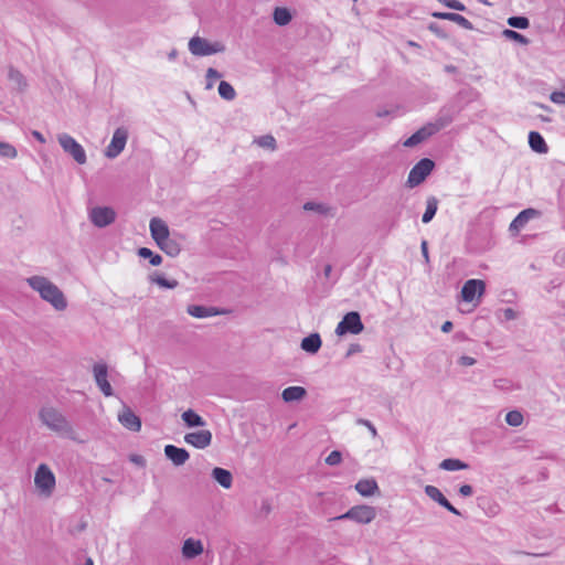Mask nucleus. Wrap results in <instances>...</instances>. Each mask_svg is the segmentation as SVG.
Segmentation results:
<instances>
[{
    "label": "nucleus",
    "instance_id": "obj_1",
    "mask_svg": "<svg viewBox=\"0 0 565 565\" xmlns=\"http://www.w3.org/2000/svg\"><path fill=\"white\" fill-rule=\"evenodd\" d=\"M28 285L38 291L41 298L53 306L55 310L62 311L67 307V301L62 290L43 276H31L26 278Z\"/></svg>",
    "mask_w": 565,
    "mask_h": 565
},
{
    "label": "nucleus",
    "instance_id": "obj_2",
    "mask_svg": "<svg viewBox=\"0 0 565 565\" xmlns=\"http://www.w3.org/2000/svg\"><path fill=\"white\" fill-rule=\"evenodd\" d=\"M39 418L52 431L62 437L75 440V430L67 418L52 406L42 407L39 412Z\"/></svg>",
    "mask_w": 565,
    "mask_h": 565
},
{
    "label": "nucleus",
    "instance_id": "obj_3",
    "mask_svg": "<svg viewBox=\"0 0 565 565\" xmlns=\"http://www.w3.org/2000/svg\"><path fill=\"white\" fill-rule=\"evenodd\" d=\"M376 518V509L371 505L360 504L350 508L345 513L333 518L332 520H351L358 524H369Z\"/></svg>",
    "mask_w": 565,
    "mask_h": 565
},
{
    "label": "nucleus",
    "instance_id": "obj_4",
    "mask_svg": "<svg viewBox=\"0 0 565 565\" xmlns=\"http://www.w3.org/2000/svg\"><path fill=\"white\" fill-rule=\"evenodd\" d=\"M189 51L195 56H209L225 51V45L221 42H209L201 36H193L189 41Z\"/></svg>",
    "mask_w": 565,
    "mask_h": 565
},
{
    "label": "nucleus",
    "instance_id": "obj_5",
    "mask_svg": "<svg viewBox=\"0 0 565 565\" xmlns=\"http://www.w3.org/2000/svg\"><path fill=\"white\" fill-rule=\"evenodd\" d=\"M435 162L429 158L420 159L409 171L406 184L408 188H415L423 183L433 172Z\"/></svg>",
    "mask_w": 565,
    "mask_h": 565
},
{
    "label": "nucleus",
    "instance_id": "obj_6",
    "mask_svg": "<svg viewBox=\"0 0 565 565\" xmlns=\"http://www.w3.org/2000/svg\"><path fill=\"white\" fill-rule=\"evenodd\" d=\"M57 140L62 149L68 153L78 164L86 163L87 157L84 148L72 136L67 134H61L58 135Z\"/></svg>",
    "mask_w": 565,
    "mask_h": 565
},
{
    "label": "nucleus",
    "instance_id": "obj_7",
    "mask_svg": "<svg viewBox=\"0 0 565 565\" xmlns=\"http://www.w3.org/2000/svg\"><path fill=\"white\" fill-rule=\"evenodd\" d=\"M364 326L361 320V316L356 311H350L342 320L338 323L335 328V333L338 335H344L347 333L359 334L363 331Z\"/></svg>",
    "mask_w": 565,
    "mask_h": 565
},
{
    "label": "nucleus",
    "instance_id": "obj_8",
    "mask_svg": "<svg viewBox=\"0 0 565 565\" xmlns=\"http://www.w3.org/2000/svg\"><path fill=\"white\" fill-rule=\"evenodd\" d=\"M89 220L96 227L103 228L115 222L116 212L109 206H96L89 211Z\"/></svg>",
    "mask_w": 565,
    "mask_h": 565
},
{
    "label": "nucleus",
    "instance_id": "obj_9",
    "mask_svg": "<svg viewBox=\"0 0 565 565\" xmlns=\"http://www.w3.org/2000/svg\"><path fill=\"white\" fill-rule=\"evenodd\" d=\"M128 139V130L125 127H118L105 150V156L109 159L118 157L125 149Z\"/></svg>",
    "mask_w": 565,
    "mask_h": 565
},
{
    "label": "nucleus",
    "instance_id": "obj_10",
    "mask_svg": "<svg viewBox=\"0 0 565 565\" xmlns=\"http://www.w3.org/2000/svg\"><path fill=\"white\" fill-rule=\"evenodd\" d=\"M34 483L41 491L50 494L55 487V476L46 465L41 463L35 471Z\"/></svg>",
    "mask_w": 565,
    "mask_h": 565
},
{
    "label": "nucleus",
    "instance_id": "obj_11",
    "mask_svg": "<svg viewBox=\"0 0 565 565\" xmlns=\"http://www.w3.org/2000/svg\"><path fill=\"white\" fill-rule=\"evenodd\" d=\"M93 374L96 382V385L102 391V393L106 396H113L114 391L110 383L107 380L108 376V367L106 363H95L93 366Z\"/></svg>",
    "mask_w": 565,
    "mask_h": 565
},
{
    "label": "nucleus",
    "instance_id": "obj_12",
    "mask_svg": "<svg viewBox=\"0 0 565 565\" xmlns=\"http://www.w3.org/2000/svg\"><path fill=\"white\" fill-rule=\"evenodd\" d=\"M486 291V282L481 279H468L461 288V298L466 302H472Z\"/></svg>",
    "mask_w": 565,
    "mask_h": 565
},
{
    "label": "nucleus",
    "instance_id": "obj_13",
    "mask_svg": "<svg viewBox=\"0 0 565 565\" xmlns=\"http://www.w3.org/2000/svg\"><path fill=\"white\" fill-rule=\"evenodd\" d=\"M424 491L428 498L437 502L439 505L445 508L450 513L455 515H461L460 511L449 502V500L441 493V491L437 487L429 484L425 487Z\"/></svg>",
    "mask_w": 565,
    "mask_h": 565
},
{
    "label": "nucleus",
    "instance_id": "obj_14",
    "mask_svg": "<svg viewBox=\"0 0 565 565\" xmlns=\"http://www.w3.org/2000/svg\"><path fill=\"white\" fill-rule=\"evenodd\" d=\"M184 441L195 448L204 449L212 443V433L210 430L188 433L184 436Z\"/></svg>",
    "mask_w": 565,
    "mask_h": 565
},
{
    "label": "nucleus",
    "instance_id": "obj_15",
    "mask_svg": "<svg viewBox=\"0 0 565 565\" xmlns=\"http://www.w3.org/2000/svg\"><path fill=\"white\" fill-rule=\"evenodd\" d=\"M119 423L131 431H139L141 429L140 418L128 406H124L122 411L118 414Z\"/></svg>",
    "mask_w": 565,
    "mask_h": 565
},
{
    "label": "nucleus",
    "instance_id": "obj_16",
    "mask_svg": "<svg viewBox=\"0 0 565 565\" xmlns=\"http://www.w3.org/2000/svg\"><path fill=\"white\" fill-rule=\"evenodd\" d=\"M457 113L458 110L455 108L443 107L436 119L431 122H428V125L430 128H433L434 132L437 134L439 130L444 129L452 122Z\"/></svg>",
    "mask_w": 565,
    "mask_h": 565
},
{
    "label": "nucleus",
    "instance_id": "obj_17",
    "mask_svg": "<svg viewBox=\"0 0 565 565\" xmlns=\"http://www.w3.org/2000/svg\"><path fill=\"white\" fill-rule=\"evenodd\" d=\"M186 312L194 318L203 319L225 315L227 313V310L220 309L216 307H206L202 305H189L186 308Z\"/></svg>",
    "mask_w": 565,
    "mask_h": 565
},
{
    "label": "nucleus",
    "instance_id": "obj_18",
    "mask_svg": "<svg viewBox=\"0 0 565 565\" xmlns=\"http://www.w3.org/2000/svg\"><path fill=\"white\" fill-rule=\"evenodd\" d=\"M163 451H164V456L174 466H182L190 458V454H189V451L185 448H180V447H177L174 445H166Z\"/></svg>",
    "mask_w": 565,
    "mask_h": 565
},
{
    "label": "nucleus",
    "instance_id": "obj_19",
    "mask_svg": "<svg viewBox=\"0 0 565 565\" xmlns=\"http://www.w3.org/2000/svg\"><path fill=\"white\" fill-rule=\"evenodd\" d=\"M149 227L151 237L157 244H160L161 241H164L166 238L170 237L169 227L161 218L152 217L150 220Z\"/></svg>",
    "mask_w": 565,
    "mask_h": 565
},
{
    "label": "nucleus",
    "instance_id": "obj_20",
    "mask_svg": "<svg viewBox=\"0 0 565 565\" xmlns=\"http://www.w3.org/2000/svg\"><path fill=\"white\" fill-rule=\"evenodd\" d=\"M540 211L535 210V209H525L523 211H521L516 217L511 222L510 226H509V230L510 232L514 233V232H519L521 228H523L525 226V224L531 220V218H534V217H537L540 216Z\"/></svg>",
    "mask_w": 565,
    "mask_h": 565
},
{
    "label": "nucleus",
    "instance_id": "obj_21",
    "mask_svg": "<svg viewBox=\"0 0 565 565\" xmlns=\"http://www.w3.org/2000/svg\"><path fill=\"white\" fill-rule=\"evenodd\" d=\"M435 132L433 128L428 124L419 128L417 131H415L411 137H408L404 142L403 146L407 148H413L423 141L427 140L429 137L434 136Z\"/></svg>",
    "mask_w": 565,
    "mask_h": 565
},
{
    "label": "nucleus",
    "instance_id": "obj_22",
    "mask_svg": "<svg viewBox=\"0 0 565 565\" xmlns=\"http://www.w3.org/2000/svg\"><path fill=\"white\" fill-rule=\"evenodd\" d=\"M431 15L436 19L448 20V21L455 22L465 30H473V24L468 19H466L463 15H461L459 13L436 11V12H433Z\"/></svg>",
    "mask_w": 565,
    "mask_h": 565
},
{
    "label": "nucleus",
    "instance_id": "obj_23",
    "mask_svg": "<svg viewBox=\"0 0 565 565\" xmlns=\"http://www.w3.org/2000/svg\"><path fill=\"white\" fill-rule=\"evenodd\" d=\"M203 544L200 540H194L192 537L186 539L183 542L182 546V555L185 558H195L196 556L201 555L203 553Z\"/></svg>",
    "mask_w": 565,
    "mask_h": 565
},
{
    "label": "nucleus",
    "instance_id": "obj_24",
    "mask_svg": "<svg viewBox=\"0 0 565 565\" xmlns=\"http://www.w3.org/2000/svg\"><path fill=\"white\" fill-rule=\"evenodd\" d=\"M354 488L362 497H372L380 491L377 482L373 478L359 480Z\"/></svg>",
    "mask_w": 565,
    "mask_h": 565
},
{
    "label": "nucleus",
    "instance_id": "obj_25",
    "mask_svg": "<svg viewBox=\"0 0 565 565\" xmlns=\"http://www.w3.org/2000/svg\"><path fill=\"white\" fill-rule=\"evenodd\" d=\"M322 345L319 333H311L301 340L300 348L309 354H316Z\"/></svg>",
    "mask_w": 565,
    "mask_h": 565
},
{
    "label": "nucleus",
    "instance_id": "obj_26",
    "mask_svg": "<svg viewBox=\"0 0 565 565\" xmlns=\"http://www.w3.org/2000/svg\"><path fill=\"white\" fill-rule=\"evenodd\" d=\"M8 79L12 87L19 92H24L28 87V82L24 75L13 66H9L8 68Z\"/></svg>",
    "mask_w": 565,
    "mask_h": 565
},
{
    "label": "nucleus",
    "instance_id": "obj_27",
    "mask_svg": "<svg viewBox=\"0 0 565 565\" xmlns=\"http://www.w3.org/2000/svg\"><path fill=\"white\" fill-rule=\"evenodd\" d=\"M212 478L224 489H230L233 483L232 472L227 469L215 467L211 473Z\"/></svg>",
    "mask_w": 565,
    "mask_h": 565
},
{
    "label": "nucleus",
    "instance_id": "obj_28",
    "mask_svg": "<svg viewBox=\"0 0 565 565\" xmlns=\"http://www.w3.org/2000/svg\"><path fill=\"white\" fill-rule=\"evenodd\" d=\"M307 395V391L302 386H289L281 393V398L286 403L299 402Z\"/></svg>",
    "mask_w": 565,
    "mask_h": 565
},
{
    "label": "nucleus",
    "instance_id": "obj_29",
    "mask_svg": "<svg viewBox=\"0 0 565 565\" xmlns=\"http://www.w3.org/2000/svg\"><path fill=\"white\" fill-rule=\"evenodd\" d=\"M529 145H530L531 149L537 153H546L548 151V147H547L544 138L537 131H530Z\"/></svg>",
    "mask_w": 565,
    "mask_h": 565
},
{
    "label": "nucleus",
    "instance_id": "obj_30",
    "mask_svg": "<svg viewBox=\"0 0 565 565\" xmlns=\"http://www.w3.org/2000/svg\"><path fill=\"white\" fill-rule=\"evenodd\" d=\"M182 420L188 427H203L205 426V420L195 413L193 409H188L181 415Z\"/></svg>",
    "mask_w": 565,
    "mask_h": 565
},
{
    "label": "nucleus",
    "instance_id": "obj_31",
    "mask_svg": "<svg viewBox=\"0 0 565 565\" xmlns=\"http://www.w3.org/2000/svg\"><path fill=\"white\" fill-rule=\"evenodd\" d=\"M162 252H164L167 255L171 257H175L181 252L180 244L170 237L166 238L164 241H161L160 244H157Z\"/></svg>",
    "mask_w": 565,
    "mask_h": 565
},
{
    "label": "nucleus",
    "instance_id": "obj_32",
    "mask_svg": "<svg viewBox=\"0 0 565 565\" xmlns=\"http://www.w3.org/2000/svg\"><path fill=\"white\" fill-rule=\"evenodd\" d=\"M273 19L277 25L285 26L291 21L292 15L289 9L284 7H277L274 10Z\"/></svg>",
    "mask_w": 565,
    "mask_h": 565
},
{
    "label": "nucleus",
    "instance_id": "obj_33",
    "mask_svg": "<svg viewBox=\"0 0 565 565\" xmlns=\"http://www.w3.org/2000/svg\"><path fill=\"white\" fill-rule=\"evenodd\" d=\"M438 199L436 196H429L426 201V210L422 216L423 223H429L436 215L438 210Z\"/></svg>",
    "mask_w": 565,
    "mask_h": 565
},
{
    "label": "nucleus",
    "instance_id": "obj_34",
    "mask_svg": "<svg viewBox=\"0 0 565 565\" xmlns=\"http://www.w3.org/2000/svg\"><path fill=\"white\" fill-rule=\"evenodd\" d=\"M439 468L446 471L468 469L469 465L457 458H447L439 463Z\"/></svg>",
    "mask_w": 565,
    "mask_h": 565
},
{
    "label": "nucleus",
    "instance_id": "obj_35",
    "mask_svg": "<svg viewBox=\"0 0 565 565\" xmlns=\"http://www.w3.org/2000/svg\"><path fill=\"white\" fill-rule=\"evenodd\" d=\"M137 254L139 257L141 258H145V259H149V263L152 265V266H159L161 265L162 263V257L160 254H157V253H153L150 248L148 247H140L138 248L137 250Z\"/></svg>",
    "mask_w": 565,
    "mask_h": 565
},
{
    "label": "nucleus",
    "instance_id": "obj_36",
    "mask_svg": "<svg viewBox=\"0 0 565 565\" xmlns=\"http://www.w3.org/2000/svg\"><path fill=\"white\" fill-rule=\"evenodd\" d=\"M149 278L151 282H154L164 289H174L179 285V282L175 279H168L166 276L157 273L151 275Z\"/></svg>",
    "mask_w": 565,
    "mask_h": 565
},
{
    "label": "nucleus",
    "instance_id": "obj_37",
    "mask_svg": "<svg viewBox=\"0 0 565 565\" xmlns=\"http://www.w3.org/2000/svg\"><path fill=\"white\" fill-rule=\"evenodd\" d=\"M218 94L225 100H233L236 97V92L232 84L226 81H221L218 84Z\"/></svg>",
    "mask_w": 565,
    "mask_h": 565
},
{
    "label": "nucleus",
    "instance_id": "obj_38",
    "mask_svg": "<svg viewBox=\"0 0 565 565\" xmlns=\"http://www.w3.org/2000/svg\"><path fill=\"white\" fill-rule=\"evenodd\" d=\"M502 36L507 40L515 41L522 45H527L530 43V40L526 36L511 29H504L502 31Z\"/></svg>",
    "mask_w": 565,
    "mask_h": 565
},
{
    "label": "nucleus",
    "instance_id": "obj_39",
    "mask_svg": "<svg viewBox=\"0 0 565 565\" xmlns=\"http://www.w3.org/2000/svg\"><path fill=\"white\" fill-rule=\"evenodd\" d=\"M507 23L511 28L521 29V30L527 29L530 26V20L523 15L510 17V18H508Z\"/></svg>",
    "mask_w": 565,
    "mask_h": 565
},
{
    "label": "nucleus",
    "instance_id": "obj_40",
    "mask_svg": "<svg viewBox=\"0 0 565 565\" xmlns=\"http://www.w3.org/2000/svg\"><path fill=\"white\" fill-rule=\"evenodd\" d=\"M523 415L520 411L513 409L507 413L505 422L512 427H519L523 423Z\"/></svg>",
    "mask_w": 565,
    "mask_h": 565
},
{
    "label": "nucleus",
    "instance_id": "obj_41",
    "mask_svg": "<svg viewBox=\"0 0 565 565\" xmlns=\"http://www.w3.org/2000/svg\"><path fill=\"white\" fill-rule=\"evenodd\" d=\"M256 143L262 148H267L270 150L276 149V139L271 135H264L256 139Z\"/></svg>",
    "mask_w": 565,
    "mask_h": 565
},
{
    "label": "nucleus",
    "instance_id": "obj_42",
    "mask_svg": "<svg viewBox=\"0 0 565 565\" xmlns=\"http://www.w3.org/2000/svg\"><path fill=\"white\" fill-rule=\"evenodd\" d=\"M15 148L9 143L0 140V156L3 158H15L17 157Z\"/></svg>",
    "mask_w": 565,
    "mask_h": 565
},
{
    "label": "nucleus",
    "instance_id": "obj_43",
    "mask_svg": "<svg viewBox=\"0 0 565 565\" xmlns=\"http://www.w3.org/2000/svg\"><path fill=\"white\" fill-rule=\"evenodd\" d=\"M303 210H306V211H313V212H317L319 214H327L330 209L327 205L321 204V203L307 202V203L303 204Z\"/></svg>",
    "mask_w": 565,
    "mask_h": 565
},
{
    "label": "nucleus",
    "instance_id": "obj_44",
    "mask_svg": "<svg viewBox=\"0 0 565 565\" xmlns=\"http://www.w3.org/2000/svg\"><path fill=\"white\" fill-rule=\"evenodd\" d=\"M221 77H222V74L217 70H215L213 67H209L206 71V79H207L206 89H211L213 87V81L218 79Z\"/></svg>",
    "mask_w": 565,
    "mask_h": 565
},
{
    "label": "nucleus",
    "instance_id": "obj_45",
    "mask_svg": "<svg viewBox=\"0 0 565 565\" xmlns=\"http://www.w3.org/2000/svg\"><path fill=\"white\" fill-rule=\"evenodd\" d=\"M342 461V454L339 450H332L326 458V463L337 466Z\"/></svg>",
    "mask_w": 565,
    "mask_h": 565
},
{
    "label": "nucleus",
    "instance_id": "obj_46",
    "mask_svg": "<svg viewBox=\"0 0 565 565\" xmlns=\"http://www.w3.org/2000/svg\"><path fill=\"white\" fill-rule=\"evenodd\" d=\"M438 1L449 9H454L457 11H466L467 10L466 6L458 0H438Z\"/></svg>",
    "mask_w": 565,
    "mask_h": 565
},
{
    "label": "nucleus",
    "instance_id": "obj_47",
    "mask_svg": "<svg viewBox=\"0 0 565 565\" xmlns=\"http://www.w3.org/2000/svg\"><path fill=\"white\" fill-rule=\"evenodd\" d=\"M428 30L433 32L436 36L439 39H447L448 34L445 32V30L436 22H431L428 24Z\"/></svg>",
    "mask_w": 565,
    "mask_h": 565
},
{
    "label": "nucleus",
    "instance_id": "obj_48",
    "mask_svg": "<svg viewBox=\"0 0 565 565\" xmlns=\"http://www.w3.org/2000/svg\"><path fill=\"white\" fill-rule=\"evenodd\" d=\"M356 424L361 425V426H365V429H369L372 437L375 438L377 436V430H376L375 426L369 419L358 418Z\"/></svg>",
    "mask_w": 565,
    "mask_h": 565
},
{
    "label": "nucleus",
    "instance_id": "obj_49",
    "mask_svg": "<svg viewBox=\"0 0 565 565\" xmlns=\"http://www.w3.org/2000/svg\"><path fill=\"white\" fill-rule=\"evenodd\" d=\"M550 99L555 104L565 105V92L555 90L551 94Z\"/></svg>",
    "mask_w": 565,
    "mask_h": 565
},
{
    "label": "nucleus",
    "instance_id": "obj_50",
    "mask_svg": "<svg viewBox=\"0 0 565 565\" xmlns=\"http://www.w3.org/2000/svg\"><path fill=\"white\" fill-rule=\"evenodd\" d=\"M502 313H503L504 320H507V321L514 320L518 317L516 311L512 308H504L502 310Z\"/></svg>",
    "mask_w": 565,
    "mask_h": 565
},
{
    "label": "nucleus",
    "instance_id": "obj_51",
    "mask_svg": "<svg viewBox=\"0 0 565 565\" xmlns=\"http://www.w3.org/2000/svg\"><path fill=\"white\" fill-rule=\"evenodd\" d=\"M476 362H477L476 359L468 356V355H462L458 360V363L462 366H471V365L476 364Z\"/></svg>",
    "mask_w": 565,
    "mask_h": 565
},
{
    "label": "nucleus",
    "instance_id": "obj_52",
    "mask_svg": "<svg viewBox=\"0 0 565 565\" xmlns=\"http://www.w3.org/2000/svg\"><path fill=\"white\" fill-rule=\"evenodd\" d=\"M458 492L462 497H470L473 493V489L470 484H462Z\"/></svg>",
    "mask_w": 565,
    "mask_h": 565
},
{
    "label": "nucleus",
    "instance_id": "obj_53",
    "mask_svg": "<svg viewBox=\"0 0 565 565\" xmlns=\"http://www.w3.org/2000/svg\"><path fill=\"white\" fill-rule=\"evenodd\" d=\"M361 351H362V347L359 343H352V344H350L345 356L349 358V356H351L355 353H359Z\"/></svg>",
    "mask_w": 565,
    "mask_h": 565
},
{
    "label": "nucleus",
    "instance_id": "obj_54",
    "mask_svg": "<svg viewBox=\"0 0 565 565\" xmlns=\"http://www.w3.org/2000/svg\"><path fill=\"white\" fill-rule=\"evenodd\" d=\"M130 461L140 466V467H145L146 466V459L140 456V455H131L130 456Z\"/></svg>",
    "mask_w": 565,
    "mask_h": 565
},
{
    "label": "nucleus",
    "instance_id": "obj_55",
    "mask_svg": "<svg viewBox=\"0 0 565 565\" xmlns=\"http://www.w3.org/2000/svg\"><path fill=\"white\" fill-rule=\"evenodd\" d=\"M420 250H422V255L425 258L426 263H428L429 262V254H428V243H427V241H423L422 242Z\"/></svg>",
    "mask_w": 565,
    "mask_h": 565
},
{
    "label": "nucleus",
    "instance_id": "obj_56",
    "mask_svg": "<svg viewBox=\"0 0 565 565\" xmlns=\"http://www.w3.org/2000/svg\"><path fill=\"white\" fill-rule=\"evenodd\" d=\"M452 328H454V324L451 321H445L441 326V331L445 333H448L452 330Z\"/></svg>",
    "mask_w": 565,
    "mask_h": 565
},
{
    "label": "nucleus",
    "instance_id": "obj_57",
    "mask_svg": "<svg viewBox=\"0 0 565 565\" xmlns=\"http://www.w3.org/2000/svg\"><path fill=\"white\" fill-rule=\"evenodd\" d=\"M33 137L39 140L41 143H44L45 142V138L43 137V135L36 130H34L32 132Z\"/></svg>",
    "mask_w": 565,
    "mask_h": 565
},
{
    "label": "nucleus",
    "instance_id": "obj_58",
    "mask_svg": "<svg viewBox=\"0 0 565 565\" xmlns=\"http://www.w3.org/2000/svg\"><path fill=\"white\" fill-rule=\"evenodd\" d=\"M332 271V266L330 264H327L323 268V275L326 278H329Z\"/></svg>",
    "mask_w": 565,
    "mask_h": 565
},
{
    "label": "nucleus",
    "instance_id": "obj_59",
    "mask_svg": "<svg viewBox=\"0 0 565 565\" xmlns=\"http://www.w3.org/2000/svg\"><path fill=\"white\" fill-rule=\"evenodd\" d=\"M178 55V52L177 50H172L169 54H168V58L169 60H174Z\"/></svg>",
    "mask_w": 565,
    "mask_h": 565
},
{
    "label": "nucleus",
    "instance_id": "obj_60",
    "mask_svg": "<svg viewBox=\"0 0 565 565\" xmlns=\"http://www.w3.org/2000/svg\"><path fill=\"white\" fill-rule=\"evenodd\" d=\"M539 118L543 121H547L550 122L551 121V118L546 117V116H543V115H540Z\"/></svg>",
    "mask_w": 565,
    "mask_h": 565
},
{
    "label": "nucleus",
    "instance_id": "obj_61",
    "mask_svg": "<svg viewBox=\"0 0 565 565\" xmlns=\"http://www.w3.org/2000/svg\"><path fill=\"white\" fill-rule=\"evenodd\" d=\"M84 565H94V562L92 558H87Z\"/></svg>",
    "mask_w": 565,
    "mask_h": 565
},
{
    "label": "nucleus",
    "instance_id": "obj_62",
    "mask_svg": "<svg viewBox=\"0 0 565 565\" xmlns=\"http://www.w3.org/2000/svg\"><path fill=\"white\" fill-rule=\"evenodd\" d=\"M409 46L418 47L419 45L414 41H408Z\"/></svg>",
    "mask_w": 565,
    "mask_h": 565
},
{
    "label": "nucleus",
    "instance_id": "obj_63",
    "mask_svg": "<svg viewBox=\"0 0 565 565\" xmlns=\"http://www.w3.org/2000/svg\"><path fill=\"white\" fill-rule=\"evenodd\" d=\"M539 107L542 108V109H545V110H548L550 108L545 105H542V104H539Z\"/></svg>",
    "mask_w": 565,
    "mask_h": 565
},
{
    "label": "nucleus",
    "instance_id": "obj_64",
    "mask_svg": "<svg viewBox=\"0 0 565 565\" xmlns=\"http://www.w3.org/2000/svg\"><path fill=\"white\" fill-rule=\"evenodd\" d=\"M478 1L483 3V4L490 6V2H488V0H478Z\"/></svg>",
    "mask_w": 565,
    "mask_h": 565
}]
</instances>
